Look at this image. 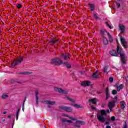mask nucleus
Returning a JSON list of instances; mask_svg holds the SVG:
<instances>
[{"label":"nucleus","mask_w":128,"mask_h":128,"mask_svg":"<svg viewBox=\"0 0 128 128\" xmlns=\"http://www.w3.org/2000/svg\"><path fill=\"white\" fill-rule=\"evenodd\" d=\"M116 50L118 54H120L122 63L123 64H126V54H124V50H122V48L120 47V46L118 45Z\"/></svg>","instance_id":"1"},{"label":"nucleus","mask_w":128,"mask_h":128,"mask_svg":"<svg viewBox=\"0 0 128 128\" xmlns=\"http://www.w3.org/2000/svg\"><path fill=\"white\" fill-rule=\"evenodd\" d=\"M104 116H106V110H101V115L97 116L98 119L102 122H104L106 120V118L104 117Z\"/></svg>","instance_id":"2"},{"label":"nucleus","mask_w":128,"mask_h":128,"mask_svg":"<svg viewBox=\"0 0 128 128\" xmlns=\"http://www.w3.org/2000/svg\"><path fill=\"white\" fill-rule=\"evenodd\" d=\"M24 60V57L20 56L17 58V60H15L12 64V66L13 68L20 64Z\"/></svg>","instance_id":"3"},{"label":"nucleus","mask_w":128,"mask_h":128,"mask_svg":"<svg viewBox=\"0 0 128 128\" xmlns=\"http://www.w3.org/2000/svg\"><path fill=\"white\" fill-rule=\"evenodd\" d=\"M51 64L54 66H60L62 64V61L60 58H56L51 60Z\"/></svg>","instance_id":"4"},{"label":"nucleus","mask_w":128,"mask_h":128,"mask_svg":"<svg viewBox=\"0 0 128 128\" xmlns=\"http://www.w3.org/2000/svg\"><path fill=\"white\" fill-rule=\"evenodd\" d=\"M60 58L64 60H68L70 58V53H61L60 54Z\"/></svg>","instance_id":"5"},{"label":"nucleus","mask_w":128,"mask_h":128,"mask_svg":"<svg viewBox=\"0 0 128 128\" xmlns=\"http://www.w3.org/2000/svg\"><path fill=\"white\" fill-rule=\"evenodd\" d=\"M116 102H118V96H116L112 101L108 103V108H114V106H116Z\"/></svg>","instance_id":"6"},{"label":"nucleus","mask_w":128,"mask_h":128,"mask_svg":"<svg viewBox=\"0 0 128 128\" xmlns=\"http://www.w3.org/2000/svg\"><path fill=\"white\" fill-rule=\"evenodd\" d=\"M59 108L64 112H72V108L71 107H68L64 106H59Z\"/></svg>","instance_id":"7"},{"label":"nucleus","mask_w":128,"mask_h":128,"mask_svg":"<svg viewBox=\"0 0 128 128\" xmlns=\"http://www.w3.org/2000/svg\"><path fill=\"white\" fill-rule=\"evenodd\" d=\"M120 40L121 44L122 46H124V48H128V42L126 41V39H124V38H122V36H120Z\"/></svg>","instance_id":"8"},{"label":"nucleus","mask_w":128,"mask_h":128,"mask_svg":"<svg viewBox=\"0 0 128 128\" xmlns=\"http://www.w3.org/2000/svg\"><path fill=\"white\" fill-rule=\"evenodd\" d=\"M55 90L56 92H60V94H66L68 92V90H63L62 89L60 88H56Z\"/></svg>","instance_id":"9"},{"label":"nucleus","mask_w":128,"mask_h":128,"mask_svg":"<svg viewBox=\"0 0 128 128\" xmlns=\"http://www.w3.org/2000/svg\"><path fill=\"white\" fill-rule=\"evenodd\" d=\"M81 86H90V82L89 80L82 82Z\"/></svg>","instance_id":"10"},{"label":"nucleus","mask_w":128,"mask_h":128,"mask_svg":"<svg viewBox=\"0 0 128 128\" xmlns=\"http://www.w3.org/2000/svg\"><path fill=\"white\" fill-rule=\"evenodd\" d=\"M109 54H110V56H118V54L116 52V51L114 50H110L109 51Z\"/></svg>","instance_id":"11"},{"label":"nucleus","mask_w":128,"mask_h":128,"mask_svg":"<svg viewBox=\"0 0 128 128\" xmlns=\"http://www.w3.org/2000/svg\"><path fill=\"white\" fill-rule=\"evenodd\" d=\"M44 104H50V106H54V104H56V102H52L50 100H45L44 101Z\"/></svg>","instance_id":"12"},{"label":"nucleus","mask_w":128,"mask_h":128,"mask_svg":"<svg viewBox=\"0 0 128 128\" xmlns=\"http://www.w3.org/2000/svg\"><path fill=\"white\" fill-rule=\"evenodd\" d=\"M58 40H56V38H52L49 41L50 44H54L56 42H58Z\"/></svg>","instance_id":"13"},{"label":"nucleus","mask_w":128,"mask_h":128,"mask_svg":"<svg viewBox=\"0 0 128 128\" xmlns=\"http://www.w3.org/2000/svg\"><path fill=\"white\" fill-rule=\"evenodd\" d=\"M99 76H100V73L96 71L92 75V76L94 78H98Z\"/></svg>","instance_id":"14"},{"label":"nucleus","mask_w":128,"mask_h":128,"mask_svg":"<svg viewBox=\"0 0 128 128\" xmlns=\"http://www.w3.org/2000/svg\"><path fill=\"white\" fill-rule=\"evenodd\" d=\"M106 100H108L110 98V92H108V87H107L106 90Z\"/></svg>","instance_id":"15"},{"label":"nucleus","mask_w":128,"mask_h":128,"mask_svg":"<svg viewBox=\"0 0 128 128\" xmlns=\"http://www.w3.org/2000/svg\"><path fill=\"white\" fill-rule=\"evenodd\" d=\"M36 104H38V90H36Z\"/></svg>","instance_id":"16"},{"label":"nucleus","mask_w":128,"mask_h":128,"mask_svg":"<svg viewBox=\"0 0 128 128\" xmlns=\"http://www.w3.org/2000/svg\"><path fill=\"white\" fill-rule=\"evenodd\" d=\"M61 122H62V124H64V122H68L69 124H72V121L70 120H68L65 118H62L61 120Z\"/></svg>","instance_id":"17"},{"label":"nucleus","mask_w":128,"mask_h":128,"mask_svg":"<svg viewBox=\"0 0 128 128\" xmlns=\"http://www.w3.org/2000/svg\"><path fill=\"white\" fill-rule=\"evenodd\" d=\"M88 5L90 6V10L91 12H92L93 10H96V6L94 5V4H88Z\"/></svg>","instance_id":"18"},{"label":"nucleus","mask_w":128,"mask_h":128,"mask_svg":"<svg viewBox=\"0 0 128 128\" xmlns=\"http://www.w3.org/2000/svg\"><path fill=\"white\" fill-rule=\"evenodd\" d=\"M119 28H120V29L121 30L122 34H124V30H125L124 26V25L120 24L119 26Z\"/></svg>","instance_id":"19"},{"label":"nucleus","mask_w":128,"mask_h":128,"mask_svg":"<svg viewBox=\"0 0 128 128\" xmlns=\"http://www.w3.org/2000/svg\"><path fill=\"white\" fill-rule=\"evenodd\" d=\"M88 102H92L93 104H96V98L90 99Z\"/></svg>","instance_id":"20"},{"label":"nucleus","mask_w":128,"mask_h":128,"mask_svg":"<svg viewBox=\"0 0 128 128\" xmlns=\"http://www.w3.org/2000/svg\"><path fill=\"white\" fill-rule=\"evenodd\" d=\"M66 98L69 100L70 102H73L74 104H76V100L74 99H72L69 96H66Z\"/></svg>","instance_id":"21"},{"label":"nucleus","mask_w":128,"mask_h":128,"mask_svg":"<svg viewBox=\"0 0 128 128\" xmlns=\"http://www.w3.org/2000/svg\"><path fill=\"white\" fill-rule=\"evenodd\" d=\"M123 87H124V85H122V84H121L119 86L116 84V88L117 90V92H120V90H122V88Z\"/></svg>","instance_id":"22"},{"label":"nucleus","mask_w":128,"mask_h":128,"mask_svg":"<svg viewBox=\"0 0 128 128\" xmlns=\"http://www.w3.org/2000/svg\"><path fill=\"white\" fill-rule=\"evenodd\" d=\"M103 44H105V46L108 44V39L104 36L103 37Z\"/></svg>","instance_id":"23"},{"label":"nucleus","mask_w":128,"mask_h":128,"mask_svg":"<svg viewBox=\"0 0 128 128\" xmlns=\"http://www.w3.org/2000/svg\"><path fill=\"white\" fill-rule=\"evenodd\" d=\"M107 35L108 36L109 42H114V39H112V35L108 32L107 33Z\"/></svg>","instance_id":"24"},{"label":"nucleus","mask_w":128,"mask_h":128,"mask_svg":"<svg viewBox=\"0 0 128 128\" xmlns=\"http://www.w3.org/2000/svg\"><path fill=\"white\" fill-rule=\"evenodd\" d=\"M108 66H104V70H103V72H104V74H108Z\"/></svg>","instance_id":"25"},{"label":"nucleus","mask_w":128,"mask_h":128,"mask_svg":"<svg viewBox=\"0 0 128 128\" xmlns=\"http://www.w3.org/2000/svg\"><path fill=\"white\" fill-rule=\"evenodd\" d=\"M18 74H32L31 72H24L18 73Z\"/></svg>","instance_id":"26"},{"label":"nucleus","mask_w":128,"mask_h":128,"mask_svg":"<svg viewBox=\"0 0 128 128\" xmlns=\"http://www.w3.org/2000/svg\"><path fill=\"white\" fill-rule=\"evenodd\" d=\"M64 66H66L68 68H72V66L70 64H68V62H64Z\"/></svg>","instance_id":"27"},{"label":"nucleus","mask_w":128,"mask_h":128,"mask_svg":"<svg viewBox=\"0 0 128 128\" xmlns=\"http://www.w3.org/2000/svg\"><path fill=\"white\" fill-rule=\"evenodd\" d=\"M120 104H121L122 110H124L126 108V106H124L125 104L124 102V101H122L120 102Z\"/></svg>","instance_id":"28"},{"label":"nucleus","mask_w":128,"mask_h":128,"mask_svg":"<svg viewBox=\"0 0 128 128\" xmlns=\"http://www.w3.org/2000/svg\"><path fill=\"white\" fill-rule=\"evenodd\" d=\"M11 82H12V84H14V82H18V84H22V82H18V81H16V80L14 79H12L11 80Z\"/></svg>","instance_id":"29"},{"label":"nucleus","mask_w":128,"mask_h":128,"mask_svg":"<svg viewBox=\"0 0 128 128\" xmlns=\"http://www.w3.org/2000/svg\"><path fill=\"white\" fill-rule=\"evenodd\" d=\"M100 32H101V34L102 36V38H104V33L106 32V34H108V32H106V31L104 30H100Z\"/></svg>","instance_id":"30"},{"label":"nucleus","mask_w":128,"mask_h":128,"mask_svg":"<svg viewBox=\"0 0 128 128\" xmlns=\"http://www.w3.org/2000/svg\"><path fill=\"white\" fill-rule=\"evenodd\" d=\"M110 22H106V24L107 26H108L109 28H110V30H112V26H110Z\"/></svg>","instance_id":"31"},{"label":"nucleus","mask_w":128,"mask_h":128,"mask_svg":"<svg viewBox=\"0 0 128 128\" xmlns=\"http://www.w3.org/2000/svg\"><path fill=\"white\" fill-rule=\"evenodd\" d=\"M94 18L96 20H100V18L98 16V14L96 13L94 14Z\"/></svg>","instance_id":"32"},{"label":"nucleus","mask_w":128,"mask_h":128,"mask_svg":"<svg viewBox=\"0 0 128 128\" xmlns=\"http://www.w3.org/2000/svg\"><path fill=\"white\" fill-rule=\"evenodd\" d=\"M74 108H82V106H80L78 104H74Z\"/></svg>","instance_id":"33"},{"label":"nucleus","mask_w":128,"mask_h":128,"mask_svg":"<svg viewBox=\"0 0 128 128\" xmlns=\"http://www.w3.org/2000/svg\"><path fill=\"white\" fill-rule=\"evenodd\" d=\"M2 99H4V98H8V94H3L2 96Z\"/></svg>","instance_id":"34"},{"label":"nucleus","mask_w":128,"mask_h":128,"mask_svg":"<svg viewBox=\"0 0 128 128\" xmlns=\"http://www.w3.org/2000/svg\"><path fill=\"white\" fill-rule=\"evenodd\" d=\"M106 120H107L106 122H105V124H110V118H106Z\"/></svg>","instance_id":"35"},{"label":"nucleus","mask_w":128,"mask_h":128,"mask_svg":"<svg viewBox=\"0 0 128 128\" xmlns=\"http://www.w3.org/2000/svg\"><path fill=\"white\" fill-rule=\"evenodd\" d=\"M24 102H26V98L24 99V100L23 102V104H22V111L24 112Z\"/></svg>","instance_id":"36"},{"label":"nucleus","mask_w":128,"mask_h":128,"mask_svg":"<svg viewBox=\"0 0 128 128\" xmlns=\"http://www.w3.org/2000/svg\"><path fill=\"white\" fill-rule=\"evenodd\" d=\"M118 94V91L116 90H112V94H113L114 96L115 94Z\"/></svg>","instance_id":"37"},{"label":"nucleus","mask_w":128,"mask_h":128,"mask_svg":"<svg viewBox=\"0 0 128 128\" xmlns=\"http://www.w3.org/2000/svg\"><path fill=\"white\" fill-rule=\"evenodd\" d=\"M76 122L78 124H84V122L80 120H76Z\"/></svg>","instance_id":"38"},{"label":"nucleus","mask_w":128,"mask_h":128,"mask_svg":"<svg viewBox=\"0 0 128 128\" xmlns=\"http://www.w3.org/2000/svg\"><path fill=\"white\" fill-rule=\"evenodd\" d=\"M122 128H128V124L126 122H124V124H123Z\"/></svg>","instance_id":"39"},{"label":"nucleus","mask_w":128,"mask_h":128,"mask_svg":"<svg viewBox=\"0 0 128 128\" xmlns=\"http://www.w3.org/2000/svg\"><path fill=\"white\" fill-rule=\"evenodd\" d=\"M16 8H18V10H20V8H22V4H18L16 6Z\"/></svg>","instance_id":"40"},{"label":"nucleus","mask_w":128,"mask_h":128,"mask_svg":"<svg viewBox=\"0 0 128 128\" xmlns=\"http://www.w3.org/2000/svg\"><path fill=\"white\" fill-rule=\"evenodd\" d=\"M111 120H112V122H114L116 120V117H114V116H112Z\"/></svg>","instance_id":"41"},{"label":"nucleus","mask_w":128,"mask_h":128,"mask_svg":"<svg viewBox=\"0 0 128 128\" xmlns=\"http://www.w3.org/2000/svg\"><path fill=\"white\" fill-rule=\"evenodd\" d=\"M109 81L110 82H114V78L112 77L110 78Z\"/></svg>","instance_id":"42"},{"label":"nucleus","mask_w":128,"mask_h":128,"mask_svg":"<svg viewBox=\"0 0 128 128\" xmlns=\"http://www.w3.org/2000/svg\"><path fill=\"white\" fill-rule=\"evenodd\" d=\"M20 108L18 109L16 116H18V114H20Z\"/></svg>","instance_id":"43"},{"label":"nucleus","mask_w":128,"mask_h":128,"mask_svg":"<svg viewBox=\"0 0 128 128\" xmlns=\"http://www.w3.org/2000/svg\"><path fill=\"white\" fill-rule=\"evenodd\" d=\"M116 6H117V8H120V4L116 2Z\"/></svg>","instance_id":"44"},{"label":"nucleus","mask_w":128,"mask_h":128,"mask_svg":"<svg viewBox=\"0 0 128 128\" xmlns=\"http://www.w3.org/2000/svg\"><path fill=\"white\" fill-rule=\"evenodd\" d=\"M62 116H66V118H70V116H68V115L66 114H63Z\"/></svg>","instance_id":"45"},{"label":"nucleus","mask_w":128,"mask_h":128,"mask_svg":"<svg viewBox=\"0 0 128 128\" xmlns=\"http://www.w3.org/2000/svg\"><path fill=\"white\" fill-rule=\"evenodd\" d=\"M74 126H76V128H80V125H78L76 124H74Z\"/></svg>","instance_id":"46"},{"label":"nucleus","mask_w":128,"mask_h":128,"mask_svg":"<svg viewBox=\"0 0 128 128\" xmlns=\"http://www.w3.org/2000/svg\"><path fill=\"white\" fill-rule=\"evenodd\" d=\"M70 120H76V119L74 118H73L72 117H68Z\"/></svg>","instance_id":"47"},{"label":"nucleus","mask_w":128,"mask_h":128,"mask_svg":"<svg viewBox=\"0 0 128 128\" xmlns=\"http://www.w3.org/2000/svg\"><path fill=\"white\" fill-rule=\"evenodd\" d=\"M106 112H107L108 114H110V110L108 109V110H106Z\"/></svg>","instance_id":"48"},{"label":"nucleus","mask_w":128,"mask_h":128,"mask_svg":"<svg viewBox=\"0 0 128 128\" xmlns=\"http://www.w3.org/2000/svg\"><path fill=\"white\" fill-rule=\"evenodd\" d=\"M42 2H44V4H46V6H48V4H46L47 2L42 0Z\"/></svg>","instance_id":"49"},{"label":"nucleus","mask_w":128,"mask_h":128,"mask_svg":"<svg viewBox=\"0 0 128 128\" xmlns=\"http://www.w3.org/2000/svg\"><path fill=\"white\" fill-rule=\"evenodd\" d=\"M16 120H18V116L16 115Z\"/></svg>","instance_id":"50"},{"label":"nucleus","mask_w":128,"mask_h":128,"mask_svg":"<svg viewBox=\"0 0 128 128\" xmlns=\"http://www.w3.org/2000/svg\"><path fill=\"white\" fill-rule=\"evenodd\" d=\"M109 109L110 110V112H113L112 108H109Z\"/></svg>","instance_id":"51"},{"label":"nucleus","mask_w":128,"mask_h":128,"mask_svg":"<svg viewBox=\"0 0 128 128\" xmlns=\"http://www.w3.org/2000/svg\"><path fill=\"white\" fill-rule=\"evenodd\" d=\"M8 114V112H3V114Z\"/></svg>","instance_id":"52"},{"label":"nucleus","mask_w":128,"mask_h":128,"mask_svg":"<svg viewBox=\"0 0 128 128\" xmlns=\"http://www.w3.org/2000/svg\"><path fill=\"white\" fill-rule=\"evenodd\" d=\"M8 118H12V116H8Z\"/></svg>","instance_id":"53"},{"label":"nucleus","mask_w":128,"mask_h":128,"mask_svg":"<svg viewBox=\"0 0 128 128\" xmlns=\"http://www.w3.org/2000/svg\"><path fill=\"white\" fill-rule=\"evenodd\" d=\"M106 128H112V127H110V126H107Z\"/></svg>","instance_id":"54"},{"label":"nucleus","mask_w":128,"mask_h":128,"mask_svg":"<svg viewBox=\"0 0 128 128\" xmlns=\"http://www.w3.org/2000/svg\"><path fill=\"white\" fill-rule=\"evenodd\" d=\"M2 120V122H6V120H4V119Z\"/></svg>","instance_id":"55"},{"label":"nucleus","mask_w":128,"mask_h":128,"mask_svg":"<svg viewBox=\"0 0 128 128\" xmlns=\"http://www.w3.org/2000/svg\"><path fill=\"white\" fill-rule=\"evenodd\" d=\"M1 30H2V28H0V33L2 32Z\"/></svg>","instance_id":"56"},{"label":"nucleus","mask_w":128,"mask_h":128,"mask_svg":"<svg viewBox=\"0 0 128 128\" xmlns=\"http://www.w3.org/2000/svg\"><path fill=\"white\" fill-rule=\"evenodd\" d=\"M14 123L12 124V126H14Z\"/></svg>","instance_id":"57"},{"label":"nucleus","mask_w":128,"mask_h":128,"mask_svg":"<svg viewBox=\"0 0 128 128\" xmlns=\"http://www.w3.org/2000/svg\"><path fill=\"white\" fill-rule=\"evenodd\" d=\"M94 110V108H94V107H93V108H92Z\"/></svg>","instance_id":"58"},{"label":"nucleus","mask_w":128,"mask_h":128,"mask_svg":"<svg viewBox=\"0 0 128 128\" xmlns=\"http://www.w3.org/2000/svg\"><path fill=\"white\" fill-rule=\"evenodd\" d=\"M38 2H40V1H37Z\"/></svg>","instance_id":"59"},{"label":"nucleus","mask_w":128,"mask_h":128,"mask_svg":"<svg viewBox=\"0 0 128 128\" xmlns=\"http://www.w3.org/2000/svg\"><path fill=\"white\" fill-rule=\"evenodd\" d=\"M98 94H100V92H98Z\"/></svg>","instance_id":"60"},{"label":"nucleus","mask_w":128,"mask_h":128,"mask_svg":"<svg viewBox=\"0 0 128 128\" xmlns=\"http://www.w3.org/2000/svg\"><path fill=\"white\" fill-rule=\"evenodd\" d=\"M116 42H118V40H116Z\"/></svg>","instance_id":"61"}]
</instances>
